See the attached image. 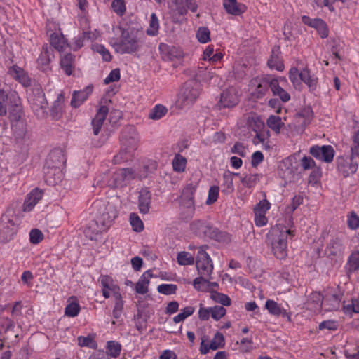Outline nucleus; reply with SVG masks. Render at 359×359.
<instances>
[{
  "label": "nucleus",
  "mask_w": 359,
  "mask_h": 359,
  "mask_svg": "<svg viewBox=\"0 0 359 359\" xmlns=\"http://www.w3.org/2000/svg\"><path fill=\"white\" fill-rule=\"evenodd\" d=\"M293 236L290 229L285 231L278 228L273 229L267 235V241L271 245L274 256L279 259H283L287 256V238Z\"/></svg>",
  "instance_id": "1"
},
{
  "label": "nucleus",
  "mask_w": 359,
  "mask_h": 359,
  "mask_svg": "<svg viewBox=\"0 0 359 359\" xmlns=\"http://www.w3.org/2000/svg\"><path fill=\"white\" fill-rule=\"evenodd\" d=\"M201 90V83L196 79H191L184 82L178 94V108L184 109L192 106L198 98Z\"/></svg>",
  "instance_id": "2"
},
{
  "label": "nucleus",
  "mask_w": 359,
  "mask_h": 359,
  "mask_svg": "<svg viewBox=\"0 0 359 359\" xmlns=\"http://www.w3.org/2000/svg\"><path fill=\"white\" fill-rule=\"evenodd\" d=\"M138 30L133 29H121L120 40H116L112 46L120 54H131L140 48Z\"/></svg>",
  "instance_id": "3"
},
{
  "label": "nucleus",
  "mask_w": 359,
  "mask_h": 359,
  "mask_svg": "<svg viewBox=\"0 0 359 359\" xmlns=\"http://www.w3.org/2000/svg\"><path fill=\"white\" fill-rule=\"evenodd\" d=\"M92 208L97 221L108 229L118 215L117 205L113 201H97Z\"/></svg>",
  "instance_id": "4"
},
{
  "label": "nucleus",
  "mask_w": 359,
  "mask_h": 359,
  "mask_svg": "<svg viewBox=\"0 0 359 359\" xmlns=\"http://www.w3.org/2000/svg\"><path fill=\"white\" fill-rule=\"evenodd\" d=\"M121 149L118 154L114 157V162L119 163L121 161H127L128 156L130 155L137 147V139L135 137V130L133 128L123 130L120 137Z\"/></svg>",
  "instance_id": "5"
},
{
  "label": "nucleus",
  "mask_w": 359,
  "mask_h": 359,
  "mask_svg": "<svg viewBox=\"0 0 359 359\" xmlns=\"http://www.w3.org/2000/svg\"><path fill=\"white\" fill-rule=\"evenodd\" d=\"M190 230L200 238H209L215 241L222 238L221 232L205 219H195L190 224Z\"/></svg>",
  "instance_id": "6"
},
{
  "label": "nucleus",
  "mask_w": 359,
  "mask_h": 359,
  "mask_svg": "<svg viewBox=\"0 0 359 359\" xmlns=\"http://www.w3.org/2000/svg\"><path fill=\"white\" fill-rule=\"evenodd\" d=\"M17 217L12 214H4L0 220V242L6 243L13 238L18 231Z\"/></svg>",
  "instance_id": "7"
},
{
  "label": "nucleus",
  "mask_w": 359,
  "mask_h": 359,
  "mask_svg": "<svg viewBox=\"0 0 359 359\" xmlns=\"http://www.w3.org/2000/svg\"><path fill=\"white\" fill-rule=\"evenodd\" d=\"M196 187L192 184H189L183 189L180 196L181 205L187 210L186 212L184 213L186 215L184 217L186 221L191 219L194 215L195 203L194 195Z\"/></svg>",
  "instance_id": "8"
},
{
  "label": "nucleus",
  "mask_w": 359,
  "mask_h": 359,
  "mask_svg": "<svg viewBox=\"0 0 359 359\" xmlns=\"http://www.w3.org/2000/svg\"><path fill=\"white\" fill-rule=\"evenodd\" d=\"M207 245L200 247L196 257V266L200 275L211 278V273L213 270V264L209 255L205 252Z\"/></svg>",
  "instance_id": "9"
},
{
  "label": "nucleus",
  "mask_w": 359,
  "mask_h": 359,
  "mask_svg": "<svg viewBox=\"0 0 359 359\" xmlns=\"http://www.w3.org/2000/svg\"><path fill=\"white\" fill-rule=\"evenodd\" d=\"M29 102L32 109L37 115L41 114L43 116L48 107V102L46 100L45 93L41 88H36L33 90L32 94L29 95Z\"/></svg>",
  "instance_id": "10"
},
{
  "label": "nucleus",
  "mask_w": 359,
  "mask_h": 359,
  "mask_svg": "<svg viewBox=\"0 0 359 359\" xmlns=\"http://www.w3.org/2000/svg\"><path fill=\"white\" fill-rule=\"evenodd\" d=\"M273 76L264 75L261 77H257L251 81V84L255 86L252 95L256 99H261L264 97L271 88Z\"/></svg>",
  "instance_id": "11"
},
{
  "label": "nucleus",
  "mask_w": 359,
  "mask_h": 359,
  "mask_svg": "<svg viewBox=\"0 0 359 359\" xmlns=\"http://www.w3.org/2000/svg\"><path fill=\"white\" fill-rule=\"evenodd\" d=\"M345 247L341 239L334 238L327 244L324 255L332 260L337 262L344 255Z\"/></svg>",
  "instance_id": "12"
},
{
  "label": "nucleus",
  "mask_w": 359,
  "mask_h": 359,
  "mask_svg": "<svg viewBox=\"0 0 359 359\" xmlns=\"http://www.w3.org/2000/svg\"><path fill=\"white\" fill-rule=\"evenodd\" d=\"M309 153L316 159L325 163H331L333 161L335 151L331 145L321 147L315 145L310 148Z\"/></svg>",
  "instance_id": "13"
},
{
  "label": "nucleus",
  "mask_w": 359,
  "mask_h": 359,
  "mask_svg": "<svg viewBox=\"0 0 359 359\" xmlns=\"http://www.w3.org/2000/svg\"><path fill=\"white\" fill-rule=\"evenodd\" d=\"M50 162L48 163V165H44L43 173L46 182L50 185H55L59 183L62 177L63 174L62 169L55 166V168L50 167Z\"/></svg>",
  "instance_id": "14"
},
{
  "label": "nucleus",
  "mask_w": 359,
  "mask_h": 359,
  "mask_svg": "<svg viewBox=\"0 0 359 359\" xmlns=\"http://www.w3.org/2000/svg\"><path fill=\"white\" fill-rule=\"evenodd\" d=\"M20 103V99L16 92L6 93L4 90L0 89V116H5L7 114L6 103Z\"/></svg>",
  "instance_id": "15"
},
{
  "label": "nucleus",
  "mask_w": 359,
  "mask_h": 359,
  "mask_svg": "<svg viewBox=\"0 0 359 359\" xmlns=\"http://www.w3.org/2000/svg\"><path fill=\"white\" fill-rule=\"evenodd\" d=\"M280 81H286V79L283 77L277 78L273 76L271 90L273 96L278 97L282 102L285 103L290 100L291 97L290 95L280 86Z\"/></svg>",
  "instance_id": "16"
},
{
  "label": "nucleus",
  "mask_w": 359,
  "mask_h": 359,
  "mask_svg": "<svg viewBox=\"0 0 359 359\" xmlns=\"http://www.w3.org/2000/svg\"><path fill=\"white\" fill-rule=\"evenodd\" d=\"M238 103V97L233 89L224 90L221 94L219 109L233 107Z\"/></svg>",
  "instance_id": "17"
},
{
  "label": "nucleus",
  "mask_w": 359,
  "mask_h": 359,
  "mask_svg": "<svg viewBox=\"0 0 359 359\" xmlns=\"http://www.w3.org/2000/svg\"><path fill=\"white\" fill-rule=\"evenodd\" d=\"M107 227L98 222L97 219L94 217V219L90 222L88 226L85 228L84 233L86 236L90 240H96L99 234L107 231Z\"/></svg>",
  "instance_id": "18"
},
{
  "label": "nucleus",
  "mask_w": 359,
  "mask_h": 359,
  "mask_svg": "<svg viewBox=\"0 0 359 359\" xmlns=\"http://www.w3.org/2000/svg\"><path fill=\"white\" fill-rule=\"evenodd\" d=\"M344 293L339 292L335 294H328L324 297L323 304L327 311H337L342 304V297Z\"/></svg>",
  "instance_id": "19"
},
{
  "label": "nucleus",
  "mask_w": 359,
  "mask_h": 359,
  "mask_svg": "<svg viewBox=\"0 0 359 359\" xmlns=\"http://www.w3.org/2000/svg\"><path fill=\"white\" fill-rule=\"evenodd\" d=\"M93 85L87 86L84 89L77 91H74L71 100V106L73 108H78L80 107L93 93Z\"/></svg>",
  "instance_id": "20"
},
{
  "label": "nucleus",
  "mask_w": 359,
  "mask_h": 359,
  "mask_svg": "<svg viewBox=\"0 0 359 359\" xmlns=\"http://www.w3.org/2000/svg\"><path fill=\"white\" fill-rule=\"evenodd\" d=\"M109 112V109L107 106H101L97 113L95 117L93 118L91 121V125L93 130V134L95 135H97L100 130L102 128V126L104 123V121L106 119L107 115Z\"/></svg>",
  "instance_id": "21"
},
{
  "label": "nucleus",
  "mask_w": 359,
  "mask_h": 359,
  "mask_svg": "<svg viewBox=\"0 0 359 359\" xmlns=\"http://www.w3.org/2000/svg\"><path fill=\"white\" fill-rule=\"evenodd\" d=\"M300 81L304 82L307 86L311 93L316 91L318 87V79L308 68H303L300 71L299 74Z\"/></svg>",
  "instance_id": "22"
},
{
  "label": "nucleus",
  "mask_w": 359,
  "mask_h": 359,
  "mask_svg": "<svg viewBox=\"0 0 359 359\" xmlns=\"http://www.w3.org/2000/svg\"><path fill=\"white\" fill-rule=\"evenodd\" d=\"M223 6L228 14L241 15L247 10L245 4L238 2L236 0H223Z\"/></svg>",
  "instance_id": "23"
},
{
  "label": "nucleus",
  "mask_w": 359,
  "mask_h": 359,
  "mask_svg": "<svg viewBox=\"0 0 359 359\" xmlns=\"http://www.w3.org/2000/svg\"><path fill=\"white\" fill-rule=\"evenodd\" d=\"M280 47L276 46L273 48L270 58L267 61V65L269 68L276 69L282 72L284 69V64L280 58Z\"/></svg>",
  "instance_id": "24"
},
{
  "label": "nucleus",
  "mask_w": 359,
  "mask_h": 359,
  "mask_svg": "<svg viewBox=\"0 0 359 359\" xmlns=\"http://www.w3.org/2000/svg\"><path fill=\"white\" fill-rule=\"evenodd\" d=\"M8 73L13 79L17 80L23 86L27 87L31 85V80L28 74L24 71L23 69L17 65H13L8 69Z\"/></svg>",
  "instance_id": "25"
},
{
  "label": "nucleus",
  "mask_w": 359,
  "mask_h": 359,
  "mask_svg": "<svg viewBox=\"0 0 359 359\" xmlns=\"http://www.w3.org/2000/svg\"><path fill=\"white\" fill-rule=\"evenodd\" d=\"M43 191L39 189H34L29 194H27L23 206L25 211H30L35 206V205L42 198Z\"/></svg>",
  "instance_id": "26"
},
{
  "label": "nucleus",
  "mask_w": 359,
  "mask_h": 359,
  "mask_svg": "<svg viewBox=\"0 0 359 359\" xmlns=\"http://www.w3.org/2000/svg\"><path fill=\"white\" fill-rule=\"evenodd\" d=\"M151 200V194L147 190H142L140 192L138 197V208L140 213L147 214L149 211Z\"/></svg>",
  "instance_id": "27"
},
{
  "label": "nucleus",
  "mask_w": 359,
  "mask_h": 359,
  "mask_svg": "<svg viewBox=\"0 0 359 359\" xmlns=\"http://www.w3.org/2000/svg\"><path fill=\"white\" fill-rule=\"evenodd\" d=\"M75 56L72 53H67L61 57L60 65L66 75H72L74 69Z\"/></svg>",
  "instance_id": "28"
},
{
  "label": "nucleus",
  "mask_w": 359,
  "mask_h": 359,
  "mask_svg": "<svg viewBox=\"0 0 359 359\" xmlns=\"http://www.w3.org/2000/svg\"><path fill=\"white\" fill-rule=\"evenodd\" d=\"M153 276L151 270L145 271L135 285V291L140 294H144L148 292L149 279Z\"/></svg>",
  "instance_id": "29"
},
{
  "label": "nucleus",
  "mask_w": 359,
  "mask_h": 359,
  "mask_svg": "<svg viewBox=\"0 0 359 359\" xmlns=\"http://www.w3.org/2000/svg\"><path fill=\"white\" fill-rule=\"evenodd\" d=\"M50 62V50L47 45H44L43 46L41 53L37 59L38 67L41 71L46 72L50 69L49 67Z\"/></svg>",
  "instance_id": "30"
},
{
  "label": "nucleus",
  "mask_w": 359,
  "mask_h": 359,
  "mask_svg": "<svg viewBox=\"0 0 359 359\" xmlns=\"http://www.w3.org/2000/svg\"><path fill=\"white\" fill-rule=\"evenodd\" d=\"M65 161V156L61 151L60 150H54L52 151L46 161V165H48V163L50 162V165H49L52 168H55V166L60 168V169H62V167Z\"/></svg>",
  "instance_id": "31"
},
{
  "label": "nucleus",
  "mask_w": 359,
  "mask_h": 359,
  "mask_svg": "<svg viewBox=\"0 0 359 359\" xmlns=\"http://www.w3.org/2000/svg\"><path fill=\"white\" fill-rule=\"evenodd\" d=\"M148 318L149 316L140 309H138L137 313L134 315L133 320L135 325L140 334H142L147 327Z\"/></svg>",
  "instance_id": "32"
},
{
  "label": "nucleus",
  "mask_w": 359,
  "mask_h": 359,
  "mask_svg": "<svg viewBox=\"0 0 359 359\" xmlns=\"http://www.w3.org/2000/svg\"><path fill=\"white\" fill-rule=\"evenodd\" d=\"M50 44L59 52L64 51L65 48L68 46L67 40L64 36L62 34H59L55 32L50 35Z\"/></svg>",
  "instance_id": "33"
},
{
  "label": "nucleus",
  "mask_w": 359,
  "mask_h": 359,
  "mask_svg": "<svg viewBox=\"0 0 359 359\" xmlns=\"http://www.w3.org/2000/svg\"><path fill=\"white\" fill-rule=\"evenodd\" d=\"M233 177L234 172H230L229 170L224 172L222 176L223 183L222 184L223 189L222 190V192L225 194H231L234 191L233 182Z\"/></svg>",
  "instance_id": "34"
},
{
  "label": "nucleus",
  "mask_w": 359,
  "mask_h": 359,
  "mask_svg": "<svg viewBox=\"0 0 359 359\" xmlns=\"http://www.w3.org/2000/svg\"><path fill=\"white\" fill-rule=\"evenodd\" d=\"M80 309L81 307L76 297L72 296L68 300V304L65 308V313L69 317H75L78 316Z\"/></svg>",
  "instance_id": "35"
},
{
  "label": "nucleus",
  "mask_w": 359,
  "mask_h": 359,
  "mask_svg": "<svg viewBox=\"0 0 359 359\" xmlns=\"http://www.w3.org/2000/svg\"><path fill=\"white\" fill-rule=\"evenodd\" d=\"M265 307L269 311V312L272 315L276 316H282L283 317L287 316L288 318H290L286 310L281 309L278 304L273 300L268 299L266 302Z\"/></svg>",
  "instance_id": "36"
},
{
  "label": "nucleus",
  "mask_w": 359,
  "mask_h": 359,
  "mask_svg": "<svg viewBox=\"0 0 359 359\" xmlns=\"http://www.w3.org/2000/svg\"><path fill=\"white\" fill-rule=\"evenodd\" d=\"M324 297L320 292H313L309 296L306 302L308 306H311V309H319L323 304Z\"/></svg>",
  "instance_id": "37"
},
{
  "label": "nucleus",
  "mask_w": 359,
  "mask_h": 359,
  "mask_svg": "<svg viewBox=\"0 0 359 359\" xmlns=\"http://www.w3.org/2000/svg\"><path fill=\"white\" fill-rule=\"evenodd\" d=\"M63 100V95L62 94H59L57 100H55L50 109V115L55 120L59 119L62 114Z\"/></svg>",
  "instance_id": "38"
},
{
  "label": "nucleus",
  "mask_w": 359,
  "mask_h": 359,
  "mask_svg": "<svg viewBox=\"0 0 359 359\" xmlns=\"http://www.w3.org/2000/svg\"><path fill=\"white\" fill-rule=\"evenodd\" d=\"M8 111L9 118L12 122L19 121L23 114L22 107L20 103H11L9 107Z\"/></svg>",
  "instance_id": "39"
},
{
  "label": "nucleus",
  "mask_w": 359,
  "mask_h": 359,
  "mask_svg": "<svg viewBox=\"0 0 359 359\" xmlns=\"http://www.w3.org/2000/svg\"><path fill=\"white\" fill-rule=\"evenodd\" d=\"M266 123L268 127H269L276 133H279L281 128L284 125L280 117L274 115H271L268 118Z\"/></svg>",
  "instance_id": "40"
},
{
  "label": "nucleus",
  "mask_w": 359,
  "mask_h": 359,
  "mask_svg": "<svg viewBox=\"0 0 359 359\" xmlns=\"http://www.w3.org/2000/svg\"><path fill=\"white\" fill-rule=\"evenodd\" d=\"M342 309L346 314L351 315L352 313H359V299L353 298L350 304H346L344 300L342 302Z\"/></svg>",
  "instance_id": "41"
},
{
  "label": "nucleus",
  "mask_w": 359,
  "mask_h": 359,
  "mask_svg": "<svg viewBox=\"0 0 359 359\" xmlns=\"http://www.w3.org/2000/svg\"><path fill=\"white\" fill-rule=\"evenodd\" d=\"M300 72L297 67H292L289 71V79L296 90H301L302 84L299 79Z\"/></svg>",
  "instance_id": "42"
},
{
  "label": "nucleus",
  "mask_w": 359,
  "mask_h": 359,
  "mask_svg": "<svg viewBox=\"0 0 359 359\" xmlns=\"http://www.w3.org/2000/svg\"><path fill=\"white\" fill-rule=\"evenodd\" d=\"M121 345L115 341H109L107 344V355L117 358L120 355Z\"/></svg>",
  "instance_id": "43"
},
{
  "label": "nucleus",
  "mask_w": 359,
  "mask_h": 359,
  "mask_svg": "<svg viewBox=\"0 0 359 359\" xmlns=\"http://www.w3.org/2000/svg\"><path fill=\"white\" fill-rule=\"evenodd\" d=\"M123 172L124 171H121V169L114 172L109 181V185L111 187L122 186L123 182L126 180Z\"/></svg>",
  "instance_id": "44"
},
{
  "label": "nucleus",
  "mask_w": 359,
  "mask_h": 359,
  "mask_svg": "<svg viewBox=\"0 0 359 359\" xmlns=\"http://www.w3.org/2000/svg\"><path fill=\"white\" fill-rule=\"evenodd\" d=\"M348 269L350 272L356 271L359 269V251L353 252L348 259Z\"/></svg>",
  "instance_id": "45"
},
{
  "label": "nucleus",
  "mask_w": 359,
  "mask_h": 359,
  "mask_svg": "<svg viewBox=\"0 0 359 359\" xmlns=\"http://www.w3.org/2000/svg\"><path fill=\"white\" fill-rule=\"evenodd\" d=\"M168 112V109L162 104L156 105L150 111L149 118L153 120H158L164 116Z\"/></svg>",
  "instance_id": "46"
},
{
  "label": "nucleus",
  "mask_w": 359,
  "mask_h": 359,
  "mask_svg": "<svg viewBox=\"0 0 359 359\" xmlns=\"http://www.w3.org/2000/svg\"><path fill=\"white\" fill-rule=\"evenodd\" d=\"M259 174H250L246 175L244 177H240V178L243 185L248 188H252L259 181Z\"/></svg>",
  "instance_id": "47"
},
{
  "label": "nucleus",
  "mask_w": 359,
  "mask_h": 359,
  "mask_svg": "<svg viewBox=\"0 0 359 359\" xmlns=\"http://www.w3.org/2000/svg\"><path fill=\"white\" fill-rule=\"evenodd\" d=\"M187 160L182 155L177 154L172 160L173 170L177 172H183L186 168Z\"/></svg>",
  "instance_id": "48"
},
{
  "label": "nucleus",
  "mask_w": 359,
  "mask_h": 359,
  "mask_svg": "<svg viewBox=\"0 0 359 359\" xmlns=\"http://www.w3.org/2000/svg\"><path fill=\"white\" fill-rule=\"evenodd\" d=\"M177 259L180 265H191L194 263V257L189 252L185 251L179 252Z\"/></svg>",
  "instance_id": "49"
},
{
  "label": "nucleus",
  "mask_w": 359,
  "mask_h": 359,
  "mask_svg": "<svg viewBox=\"0 0 359 359\" xmlns=\"http://www.w3.org/2000/svg\"><path fill=\"white\" fill-rule=\"evenodd\" d=\"M196 36L200 43H205L210 40V32L207 27H201L198 29Z\"/></svg>",
  "instance_id": "50"
},
{
  "label": "nucleus",
  "mask_w": 359,
  "mask_h": 359,
  "mask_svg": "<svg viewBox=\"0 0 359 359\" xmlns=\"http://www.w3.org/2000/svg\"><path fill=\"white\" fill-rule=\"evenodd\" d=\"M224 346V335L217 332L213 339H212L210 344H209V348L212 350H217L219 348H222Z\"/></svg>",
  "instance_id": "51"
},
{
  "label": "nucleus",
  "mask_w": 359,
  "mask_h": 359,
  "mask_svg": "<svg viewBox=\"0 0 359 359\" xmlns=\"http://www.w3.org/2000/svg\"><path fill=\"white\" fill-rule=\"evenodd\" d=\"M130 222L133 231L135 232H141L144 229V224L140 218L135 213L130 215Z\"/></svg>",
  "instance_id": "52"
},
{
  "label": "nucleus",
  "mask_w": 359,
  "mask_h": 359,
  "mask_svg": "<svg viewBox=\"0 0 359 359\" xmlns=\"http://www.w3.org/2000/svg\"><path fill=\"white\" fill-rule=\"evenodd\" d=\"M195 309L193 306H187L181 310V312L173 318V321L178 323L183 321L187 317L192 315Z\"/></svg>",
  "instance_id": "53"
},
{
  "label": "nucleus",
  "mask_w": 359,
  "mask_h": 359,
  "mask_svg": "<svg viewBox=\"0 0 359 359\" xmlns=\"http://www.w3.org/2000/svg\"><path fill=\"white\" fill-rule=\"evenodd\" d=\"M297 116L304 118V124L305 126L309 124L313 116V112L311 107L308 106L302 109L298 113Z\"/></svg>",
  "instance_id": "54"
},
{
  "label": "nucleus",
  "mask_w": 359,
  "mask_h": 359,
  "mask_svg": "<svg viewBox=\"0 0 359 359\" xmlns=\"http://www.w3.org/2000/svg\"><path fill=\"white\" fill-rule=\"evenodd\" d=\"M177 290V286L175 284H161L157 287L158 292L165 295L175 294Z\"/></svg>",
  "instance_id": "55"
},
{
  "label": "nucleus",
  "mask_w": 359,
  "mask_h": 359,
  "mask_svg": "<svg viewBox=\"0 0 359 359\" xmlns=\"http://www.w3.org/2000/svg\"><path fill=\"white\" fill-rule=\"evenodd\" d=\"M93 50L99 53L102 56V59L106 62H110L112 56L109 51L102 44H95L93 46Z\"/></svg>",
  "instance_id": "56"
},
{
  "label": "nucleus",
  "mask_w": 359,
  "mask_h": 359,
  "mask_svg": "<svg viewBox=\"0 0 359 359\" xmlns=\"http://www.w3.org/2000/svg\"><path fill=\"white\" fill-rule=\"evenodd\" d=\"M159 27L158 20L155 13H152L151 15L149 29H147V33L150 36H155L158 33Z\"/></svg>",
  "instance_id": "57"
},
{
  "label": "nucleus",
  "mask_w": 359,
  "mask_h": 359,
  "mask_svg": "<svg viewBox=\"0 0 359 359\" xmlns=\"http://www.w3.org/2000/svg\"><path fill=\"white\" fill-rule=\"evenodd\" d=\"M111 8L114 12L119 16H123L126 11L123 0H114L111 3Z\"/></svg>",
  "instance_id": "58"
},
{
  "label": "nucleus",
  "mask_w": 359,
  "mask_h": 359,
  "mask_svg": "<svg viewBox=\"0 0 359 359\" xmlns=\"http://www.w3.org/2000/svg\"><path fill=\"white\" fill-rule=\"evenodd\" d=\"M270 208V203L264 199L259 201L254 208L255 215L262 216Z\"/></svg>",
  "instance_id": "59"
},
{
  "label": "nucleus",
  "mask_w": 359,
  "mask_h": 359,
  "mask_svg": "<svg viewBox=\"0 0 359 359\" xmlns=\"http://www.w3.org/2000/svg\"><path fill=\"white\" fill-rule=\"evenodd\" d=\"M182 52L177 48L172 46L168 48L167 53L164 55V59L172 61L175 58H180L182 57Z\"/></svg>",
  "instance_id": "60"
},
{
  "label": "nucleus",
  "mask_w": 359,
  "mask_h": 359,
  "mask_svg": "<svg viewBox=\"0 0 359 359\" xmlns=\"http://www.w3.org/2000/svg\"><path fill=\"white\" fill-rule=\"evenodd\" d=\"M212 298L215 302L220 303L223 306H230L231 303V299L226 294L219 292H214L212 294Z\"/></svg>",
  "instance_id": "61"
},
{
  "label": "nucleus",
  "mask_w": 359,
  "mask_h": 359,
  "mask_svg": "<svg viewBox=\"0 0 359 359\" xmlns=\"http://www.w3.org/2000/svg\"><path fill=\"white\" fill-rule=\"evenodd\" d=\"M211 316L215 320H220L226 313V309L222 306L210 307Z\"/></svg>",
  "instance_id": "62"
},
{
  "label": "nucleus",
  "mask_w": 359,
  "mask_h": 359,
  "mask_svg": "<svg viewBox=\"0 0 359 359\" xmlns=\"http://www.w3.org/2000/svg\"><path fill=\"white\" fill-rule=\"evenodd\" d=\"M303 203V197L300 195H296L293 197L292 203L286 208V211L289 214H292L293 212Z\"/></svg>",
  "instance_id": "63"
},
{
  "label": "nucleus",
  "mask_w": 359,
  "mask_h": 359,
  "mask_svg": "<svg viewBox=\"0 0 359 359\" xmlns=\"http://www.w3.org/2000/svg\"><path fill=\"white\" fill-rule=\"evenodd\" d=\"M219 188L217 186H212L210 188L208 191V197L206 201L207 205H211L217 201L219 196Z\"/></svg>",
  "instance_id": "64"
}]
</instances>
